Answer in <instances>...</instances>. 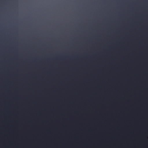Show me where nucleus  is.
<instances>
[{
    "label": "nucleus",
    "instance_id": "f257e3e1",
    "mask_svg": "<svg viewBox=\"0 0 148 148\" xmlns=\"http://www.w3.org/2000/svg\"><path fill=\"white\" fill-rule=\"evenodd\" d=\"M37 38H38V37H37Z\"/></svg>",
    "mask_w": 148,
    "mask_h": 148
},
{
    "label": "nucleus",
    "instance_id": "f03ea898",
    "mask_svg": "<svg viewBox=\"0 0 148 148\" xmlns=\"http://www.w3.org/2000/svg\"><path fill=\"white\" fill-rule=\"evenodd\" d=\"M37 38H38V37H37Z\"/></svg>",
    "mask_w": 148,
    "mask_h": 148
}]
</instances>
